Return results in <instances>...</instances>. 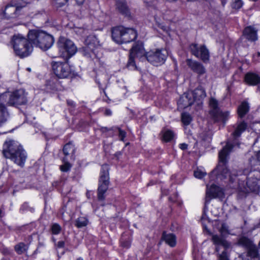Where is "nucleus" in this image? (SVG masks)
I'll return each mask as SVG.
<instances>
[{
	"label": "nucleus",
	"mask_w": 260,
	"mask_h": 260,
	"mask_svg": "<svg viewBox=\"0 0 260 260\" xmlns=\"http://www.w3.org/2000/svg\"><path fill=\"white\" fill-rule=\"evenodd\" d=\"M247 127V124L244 122H240L235 131L232 134L233 140H229L227 141L226 145L219 152V164L216 168V171L219 175L222 176L223 178L229 177V181L231 183H234L237 179L238 175L237 171L233 170L229 171L226 167L228 161V156L232 149L236 145H239V142L237 139L244 132Z\"/></svg>",
	"instance_id": "f257e3e1"
},
{
	"label": "nucleus",
	"mask_w": 260,
	"mask_h": 260,
	"mask_svg": "<svg viewBox=\"0 0 260 260\" xmlns=\"http://www.w3.org/2000/svg\"><path fill=\"white\" fill-rule=\"evenodd\" d=\"M3 156L11 159L18 166L23 167L27 158V154L22 146L17 141H6L3 148Z\"/></svg>",
	"instance_id": "f03ea898"
},
{
	"label": "nucleus",
	"mask_w": 260,
	"mask_h": 260,
	"mask_svg": "<svg viewBox=\"0 0 260 260\" xmlns=\"http://www.w3.org/2000/svg\"><path fill=\"white\" fill-rule=\"evenodd\" d=\"M27 37L32 45L43 50L50 48L54 43L52 36L41 30H30Z\"/></svg>",
	"instance_id": "7ed1b4c3"
},
{
	"label": "nucleus",
	"mask_w": 260,
	"mask_h": 260,
	"mask_svg": "<svg viewBox=\"0 0 260 260\" xmlns=\"http://www.w3.org/2000/svg\"><path fill=\"white\" fill-rule=\"evenodd\" d=\"M112 38L117 44L129 43L137 37L136 31L133 28L123 26L114 27L111 29Z\"/></svg>",
	"instance_id": "20e7f679"
},
{
	"label": "nucleus",
	"mask_w": 260,
	"mask_h": 260,
	"mask_svg": "<svg viewBox=\"0 0 260 260\" xmlns=\"http://www.w3.org/2000/svg\"><path fill=\"white\" fill-rule=\"evenodd\" d=\"M12 43L16 55L21 58L28 56L32 51L29 40L20 35L14 36Z\"/></svg>",
	"instance_id": "39448f33"
},
{
	"label": "nucleus",
	"mask_w": 260,
	"mask_h": 260,
	"mask_svg": "<svg viewBox=\"0 0 260 260\" xmlns=\"http://www.w3.org/2000/svg\"><path fill=\"white\" fill-rule=\"evenodd\" d=\"M246 178L245 175H241L240 178L238 179V182L232 187L238 188L244 193L258 192L260 189V179L252 177H249L245 184L244 181H242V180H244Z\"/></svg>",
	"instance_id": "423d86ee"
},
{
	"label": "nucleus",
	"mask_w": 260,
	"mask_h": 260,
	"mask_svg": "<svg viewBox=\"0 0 260 260\" xmlns=\"http://www.w3.org/2000/svg\"><path fill=\"white\" fill-rule=\"evenodd\" d=\"M59 53L66 60L69 59L77 52L74 43L64 37H60L57 42Z\"/></svg>",
	"instance_id": "0eeeda50"
},
{
	"label": "nucleus",
	"mask_w": 260,
	"mask_h": 260,
	"mask_svg": "<svg viewBox=\"0 0 260 260\" xmlns=\"http://www.w3.org/2000/svg\"><path fill=\"white\" fill-rule=\"evenodd\" d=\"M109 167L105 164L102 166L100 173L99 187L98 189V199L103 201L105 199V193L106 192L109 184Z\"/></svg>",
	"instance_id": "6e6552de"
},
{
	"label": "nucleus",
	"mask_w": 260,
	"mask_h": 260,
	"mask_svg": "<svg viewBox=\"0 0 260 260\" xmlns=\"http://www.w3.org/2000/svg\"><path fill=\"white\" fill-rule=\"evenodd\" d=\"M168 56L167 51L162 49L151 50L147 53L145 52V54L143 55V56L147 59L148 62L155 66L164 64Z\"/></svg>",
	"instance_id": "1a4fd4ad"
},
{
	"label": "nucleus",
	"mask_w": 260,
	"mask_h": 260,
	"mask_svg": "<svg viewBox=\"0 0 260 260\" xmlns=\"http://www.w3.org/2000/svg\"><path fill=\"white\" fill-rule=\"evenodd\" d=\"M212 241L215 245V251L219 252L220 247L224 248V250L221 253H218V260H230L227 250L231 247V244L223 238L217 235H214L212 237Z\"/></svg>",
	"instance_id": "9d476101"
},
{
	"label": "nucleus",
	"mask_w": 260,
	"mask_h": 260,
	"mask_svg": "<svg viewBox=\"0 0 260 260\" xmlns=\"http://www.w3.org/2000/svg\"><path fill=\"white\" fill-rule=\"evenodd\" d=\"M27 3L23 0H13L6 6L4 15L7 19L14 18L18 16V12Z\"/></svg>",
	"instance_id": "9b49d317"
},
{
	"label": "nucleus",
	"mask_w": 260,
	"mask_h": 260,
	"mask_svg": "<svg viewBox=\"0 0 260 260\" xmlns=\"http://www.w3.org/2000/svg\"><path fill=\"white\" fill-rule=\"evenodd\" d=\"M27 93L23 89L15 90L11 92L9 106L18 107L27 103Z\"/></svg>",
	"instance_id": "f8f14e48"
},
{
	"label": "nucleus",
	"mask_w": 260,
	"mask_h": 260,
	"mask_svg": "<svg viewBox=\"0 0 260 260\" xmlns=\"http://www.w3.org/2000/svg\"><path fill=\"white\" fill-rule=\"evenodd\" d=\"M85 46L82 48V53L86 57H90L91 53L98 49L101 44L97 37L94 35L88 36L85 40Z\"/></svg>",
	"instance_id": "ddd939ff"
},
{
	"label": "nucleus",
	"mask_w": 260,
	"mask_h": 260,
	"mask_svg": "<svg viewBox=\"0 0 260 260\" xmlns=\"http://www.w3.org/2000/svg\"><path fill=\"white\" fill-rule=\"evenodd\" d=\"M52 67L55 75L59 78H67L71 74L70 67L67 62H53Z\"/></svg>",
	"instance_id": "4468645a"
},
{
	"label": "nucleus",
	"mask_w": 260,
	"mask_h": 260,
	"mask_svg": "<svg viewBox=\"0 0 260 260\" xmlns=\"http://www.w3.org/2000/svg\"><path fill=\"white\" fill-rule=\"evenodd\" d=\"M145 54V50L143 44L141 42L136 43L131 49L129 57L127 67L131 69H136V66L134 61V57H142Z\"/></svg>",
	"instance_id": "2eb2a0df"
},
{
	"label": "nucleus",
	"mask_w": 260,
	"mask_h": 260,
	"mask_svg": "<svg viewBox=\"0 0 260 260\" xmlns=\"http://www.w3.org/2000/svg\"><path fill=\"white\" fill-rule=\"evenodd\" d=\"M192 95L193 100L188 99V94H186L181 98L180 102L182 101L185 102L183 104L184 108L191 106L194 101H201L204 99L206 96L205 89L201 86H198L192 92Z\"/></svg>",
	"instance_id": "dca6fc26"
},
{
	"label": "nucleus",
	"mask_w": 260,
	"mask_h": 260,
	"mask_svg": "<svg viewBox=\"0 0 260 260\" xmlns=\"http://www.w3.org/2000/svg\"><path fill=\"white\" fill-rule=\"evenodd\" d=\"M189 48L191 54L204 62H206L209 60V52L205 45L199 46L197 44H192L190 45Z\"/></svg>",
	"instance_id": "f3484780"
},
{
	"label": "nucleus",
	"mask_w": 260,
	"mask_h": 260,
	"mask_svg": "<svg viewBox=\"0 0 260 260\" xmlns=\"http://www.w3.org/2000/svg\"><path fill=\"white\" fill-rule=\"evenodd\" d=\"M223 195V192L219 187L214 184L210 187L207 185L205 202H209L211 198H222Z\"/></svg>",
	"instance_id": "a211bd4d"
},
{
	"label": "nucleus",
	"mask_w": 260,
	"mask_h": 260,
	"mask_svg": "<svg viewBox=\"0 0 260 260\" xmlns=\"http://www.w3.org/2000/svg\"><path fill=\"white\" fill-rule=\"evenodd\" d=\"M186 63L190 69L198 74L201 75L205 73L206 70L203 65L199 62L191 59L186 60Z\"/></svg>",
	"instance_id": "6ab92c4d"
},
{
	"label": "nucleus",
	"mask_w": 260,
	"mask_h": 260,
	"mask_svg": "<svg viewBox=\"0 0 260 260\" xmlns=\"http://www.w3.org/2000/svg\"><path fill=\"white\" fill-rule=\"evenodd\" d=\"M243 35L247 40L251 42L257 40V30L251 26L245 28Z\"/></svg>",
	"instance_id": "aec40b11"
},
{
	"label": "nucleus",
	"mask_w": 260,
	"mask_h": 260,
	"mask_svg": "<svg viewBox=\"0 0 260 260\" xmlns=\"http://www.w3.org/2000/svg\"><path fill=\"white\" fill-rule=\"evenodd\" d=\"M161 238L170 247H174L176 245V237L174 234L164 232Z\"/></svg>",
	"instance_id": "412c9836"
},
{
	"label": "nucleus",
	"mask_w": 260,
	"mask_h": 260,
	"mask_svg": "<svg viewBox=\"0 0 260 260\" xmlns=\"http://www.w3.org/2000/svg\"><path fill=\"white\" fill-rule=\"evenodd\" d=\"M245 81L250 85H256L260 83V77L256 74L248 73L245 76Z\"/></svg>",
	"instance_id": "4be33fe9"
},
{
	"label": "nucleus",
	"mask_w": 260,
	"mask_h": 260,
	"mask_svg": "<svg viewBox=\"0 0 260 260\" xmlns=\"http://www.w3.org/2000/svg\"><path fill=\"white\" fill-rule=\"evenodd\" d=\"M230 116L229 112H223L220 110L217 111L215 114H212L211 116L215 121H221L225 123L229 119Z\"/></svg>",
	"instance_id": "5701e85b"
},
{
	"label": "nucleus",
	"mask_w": 260,
	"mask_h": 260,
	"mask_svg": "<svg viewBox=\"0 0 260 260\" xmlns=\"http://www.w3.org/2000/svg\"><path fill=\"white\" fill-rule=\"evenodd\" d=\"M9 116V113L5 105L0 104V126L5 123Z\"/></svg>",
	"instance_id": "b1692460"
},
{
	"label": "nucleus",
	"mask_w": 260,
	"mask_h": 260,
	"mask_svg": "<svg viewBox=\"0 0 260 260\" xmlns=\"http://www.w3.org/2000/svg\"><path fill=\"white\" fill-rule=\"evenodd\" d=\"M116 7L118 11L126 16L129 15V10L124 0H118L116 2Z\"/></svg>",
	"instance_id": "393cba45"
},
{
	"label": "nucleus",
	"mask_w": 260,
	"mask_h": 260,
	"mask_svg": "<svg viewBox=\"0 0 260 260\" xmlns=\"http://www.w3.org/2000/svg\"><path fill=\"white\" fill-rule=\"evenodd\" d=\"M239 243L247 249V252H251V250L254 249L257 250L256 247L252 242L246 237H242L239 240Z\"/></svg>",
	"instance_id": "a878e982"
},
{
	"label": "nucleus",
	"mask_w": 260,
	"mask_h": 260,
	"mask_svg": "<svg viewBox=\"0 0 260 260\" xmlns=\"http://www.w3.org/2000/svg\"><path fill=\"white\" fill-rule=\"evenodd\" d=\"M249 106L247 102H243L238 107L237 112L239 116L242 118L249 112Z\"/></svg>",
	"instance_id": "bb28decb"
},
{
	"label": "nucleus",
	"mask_w": 260,
	"mask_h": 260,
	"mask_svg": "<svg viewBox=\"0 0 260 260\" xmlns=\"http://www.w3.org/2000/svg\"><path fill=\"white\" fill-rule=\"evenodd\" d=\"M210 114H215L218 110H220L218 107V101L214 98H211L209 101Z\"/></svg>",
	"instance_id": "cd10ccee"
},
{
	"label": "nucleus",
	"mask_w": 260,
	"mask_h": 260,
	"mask_svg": "<svg viewBox=\"0 0 260 260\" xmlns=\"http://www.w3.org/2000/svg\"><path fill=\"white\" fill-rule=\"evenodd\" d=\"M28 246L23 242H20L14 246V250L18 254H22L28 250Z\"/></svg>",
	"instance_id": "c85d7f7f"
},
{
	"label": "nucleus",
	"mask_w": 260,
	"mask_h": 260,
	"mask_svg": "<svg viewBox=\"0 0 260 260\" xmlns=\"http://www.w3.org/2000/svg\"><path fill=\"white\" fill-rule=\"evenodd\" d=\"M251 252H247V257L245 258H240L241 260H260L258 254L257 250H251Z\"/></svg>",
	"instance_id": "c756f323"
},
{
	"label": "nucleus",
	"mask_w": 260,
	"mask_h": 260,
	"mask_svg": "<svg viewBox=\"0 0 260 260\" xmlns=\"http://www.w3.org/2000/svg\"><path fill=\"white\" fill-rule=\"evenodd\" d=\"M63 152L66 157L70 154H73L75 152L74 146L71 143L66 144L63 148Z\"/></svg>",
	"instance_id": "7c9ffc66"
},
{
	"label": "nucleus",
	"mask_w": 260,
	"mask_h": 260,
	"mask_svg": "<svg viewBox=\"0 0 260 260\" xmlns=\"http://www.w3.org/2000/svg\"><path fill=\"white\" fill-rule=\"evenodd\" d=\"M163 140L165 142L171 141L175 137L174 132L171 130H165L163 132Z\"/></svg>",
	"instance_id": "2f4dec72"
},
{
	"label": "nucleus",
	"mask_w": 260,
	"mask_h": 260,
	"mask_svg": "<svg viewBox=\"0 0 260 260\" xmlns=\"http://www.w3.org/2000/svg\"><path fill=\"white\" fill-rule=\"evenodd\" d=\"M88 223V220L85 217H79L75 221V226L78 228H81L85 226Z\"/></svg>",
	"instance_id": "473e14b6"
},
{
	"label": "nucleus",
	"mask_w": 260,
	"mask_h": 260,
	"mask_svg": "<svg viewBox=\"0 0 260 260\" xmlns=\"http://www.w3.org/2000/svg\"><path fill=\"white\" fill-rule=\"evenodd\" d=\"M11 92H5L0 95V104L9 105Z\"/></svg>",
	"instance_id": "72a5a7b5"
},
{
	"label": "nucleus",
	"mask_w": 260,
	"mask_h": 260,
	"mask_svg": "<svg viewBox=\"0 0 260 260\" xmlns=\"http://www.w3.org/2000/svg\"><path fill=\"white\" fill-rule=\"evenodd\" d=\"M181 120L184 125H188L191 122L192 118L189 114L184 113L181 115Z\"/></svg>",
	"instance_id": "f704fd0d"
},
{
	"label": "nucleus",
	"mask_w": 260,
	"mask_h": 260,
	"mask_svg": "<svg viewBox=\"0 0 260 260\" xmlns=\"http://www.w3.org/2000/svg\"><path fill=\"white\" fill-rule=\"evenodd\" d=\"M62 160L64 162V164L60 166V170L63 172H67L70 169L71 166L70 164L68 162V160L66 157L63 158Z\"/></svg>",
	"instance_id": "c9c22d12"
},
{
	"label": "nucleus",
	"mask_w": 260,
	"mask_h": 260,
	"mask_svg": "<svg viewBox=\"0 0 260 260\" xmlns=\"http://www.w3.org/2000/svg\"><path fill=\"white\" fill-rule=\"evenodd\" d=\"M206 175V173L204 171L198 168L194 171V176L198 179H202Z\"/></svg>",
	"instance_id": "e433bc0d"
},
{
	"label": "nucleus",
	"mask_w": 260,
	"mask_h": 260,
	"mask_svg": "<svg viewBox=\"0 0 260 260\" xmlns=\"http://www.w3.org/2000/svg\"><path fill=\"white\" fill-rule=\"evenodd\" d=\"M61 227L57 223H53L51 226V232L54 235H57L60 233L61 231Z\"/></svg>",
	"instance_id": "4c0bfd02"
},
{
	"label": "nucleus",
	"mask_w": 260,
	"mask_h": 260,
	"mask_svg": "<svg viewBox=\"0 0 260 260\" xmlns=\"http://www.w3.org/2000/svg\"><path fill=\"white\" fill-rule=\"evenodd\" d=\"M233 3L232 7L236 9H240L243 6V3L241 0H233Z\"/></svg>",
	"instance_id": "58836bf2"
},
{
	"label": "nucleus",
	"mask_w": 260,
	"mask_h": 260,
	"mask_svg": "<svg viewBox=\"0 0 260 260\" xmlns=\"http://www.w3.org/2000/svg\"><path fill=\"white\" fill-rule=\"evenodd\" d=\"M219 232L222 235L229 234V227L225 223H222L219 229Z\"/></svg>",
	"instance_id": "ea45409f"
},
{
	"label": "nucleus",
	"mask_w": 260,
	"mask_h": 260,
	"mask_svg": "<svg viewBox=\"0 0 260 260\" xmlns=\"http://www.w3.org/2000/svg\"><path fill=\"white\" fill-rule=\"evenodd\" d=\"M119 132V137L120 138V140L121 141H123L124 139L126 136V133L124 131L122 130L121 128L118 127L117 128Z\"/></svg>",
	"instance_id": "a19ab883"
},
{
	"label": "nucleus",
	"mask_w": 260,
	"mask_h": 260,
	"mask_svg": "<svg viewBox=\"0 0 260 260\" xmlns=\"http://www.w3.org/2000/svg\"><path fill=\"white\" fill-rule=\"evenodd\" d=\"M58 7H62L68 1V0H55Z\"/></svg>",
	"instance_id": "79ce46f5"
},
{
	"label": "nucleus",
	"mask_w": 260,
	"mask_h": 260,
	"mask_svg": "<svg viewBox=\"0 0 260 260\" xmlns=\"http://www.w3.org/2000/svg\"><path fill=\"white\" fill-rule=\"evenodd\" d=\"M121 244L122 247L127 248L130 246L131 243L128 241H123L122 240H121Z\"/></svg>",
	"instance_id": "37998d69"
},
{
	"label": "nucleus",
	"mask_w": 260,
	"mask_h": 260,
	"mask_svg": "<svg viewBox=\"0 0 260 260\" xmlns=\"http://www.w3.org/2000/svg\"><path fill=\"white\" fill-rule=\"evenodd\" d=\"M2 252L5 255H9L11 253L10 250L6 247H4L2 249Z\"/></svg>",
	"instance_id": "c03bdc74"
},
{
	"label": "nucleus",
	"mask_w": 260,
	"mask_h": 260,
	"mask_svg": "<svg viewBox=\"0 0 260 260\" xmlns=\"http://www.w3.org/2000/svg\"><path fill=\"white\" fill-rule=\"evenodd\" d=\"M156 23H157V26L159 28H161L164 31L167 30V27L166 26H165L164 25H163L161 23H158L157 22H156Z\"/></svg>",
	"instance_id": "a18cd8bd"
},
{
	"label": "nucleus",
	"mask_w": 260,
	"mask_h": 260,
	"mask_svg": "<svg viewBox=\"0 0 260 260\" xmlns=\"http://www.w3.org/2000/svg\"><path fill=\"white\" fill-rule=\"evenodd\" d=\"M187 147L188 145L186 143H182L179 145V148L183 150L187 149Z\"/></svg>",
	"instance_id": "49530a36"
},
{
	"label": "nucleus",
	"mask_w": 260,
	"mask_h": 260,
	"mask_svg": "<svg viewBox=\"0 0 260 260\" xmlns=\"http://www.w3.org/2000/svg\"><path fill=\"white\" fill-rule=\"evenodd\" d=\"M256 157L257 162L258 165H260V150L256 152Z\"/></svg>",
	"instance_id": "de8ad7c7"
},
{
	"label": "nucleus",
	"mask_w": 260,
	"mask_h": 260,
	"mask_svg": "<svg viewBox=\"0 0 260 260\" xmlns=\"http://www.w3.org/2000/svg\"><path fill=\"white\" fill-rule=\"evenodd\" d=\"M57 245V247L59 248L63 247L64 246V242L63 241H59V242H58Z\"/></svg>",
	"instance_id": "09e8293b"
},
{
	"label": "nucleus",
	"mask_w": 260,
	"mask_h": 260,
	"mask_svg": "<svg viewBox=\"0 0 260 260\" xmlns=\"http://www.w3.org/2000/svg\"><path fill=\"white\" fill-rule=\"evenodd\" d=\"M112 114V111L109 109H106L105 111V115L106 116H110Z\"/></svg>",
	"instance_id": "8fccbe9b"
},
{
	"label": "nucleus",
	"mask_w": 260,
	"mask_h": 260,
	"mask_svg": "<svg viewBox=\"0 0 260 260\" xmlns=\"http://www.w3.org/2000/svg\"><path fill=\"white\" fill-rule=\"evenodd\" d=\"M67 104L69 106H74V102L71 100H67Z\"/></svg>",
	"instance_id": "3c124183"
},
{
	"label": "nucleus",
	"mask_w": 260,
	"mask_h": 260,
	"mask_svg": "<svg viewBox=\"0 0 260 260\" xmlns=\"http://www.w3.org/2000/svg\"><path fill=\"white\" fill-rule=\"evenodd\" d=\"M75 1L78 5H81L84 3L85 0H75Z\"/></svg>",
	"instance_id": "603ef678"
},
{
	"label": "nucleus",
	"mask_w": 260,
	"mask_h": 260,
	"mask_svg": "<svg viewBox=\"0 0 260 260\" xmlns=\"http://www.w3.org/2000/svg\"><path fill=\"white\" fill-rule=\"evenodd\" d=\"M220 1H221L222 6L224 7L227 2V0H220Z\"/></svg>",
	"instance_id": "864d4df0"
},
{
	"label": "nucleus",
	"mask_w": 260,
	"mask_h": 260,
	"mask_svg": "<svg viewBox=\"0 0 260 260\" xmlns=\"http://www.w3.org/2000/svg\"><path fill=\"white\" fill-rule=\"evenodd\" d=\"M27 206V204L26 203L24 204L21 207V209L24 210L26 209V207Z\"/></svg>",
	"instance_id": "5fc2aeb1"
},
{
	"label": "nucleus",
	"mask_w": 260,
	"mask_h": 260,
	"mask_svg": "<svg viewBox=\"0 0 260 260\" xmlns=\"http://www.w3.org/2000/svg\"><path fill=\"white\" fill-rule=\"evenodd\" d=\"M90 193L91 192H89V191H87V193H86V196L88 198H90Z\"/></svg>",
	"instance_id": "6e6d98bb"
},
{
	"label": "nucleus",
	"mask_w": 260,
	"mask_h": 260,
	"mask_svg": "<svg viewBox=\"0 0 260 260\" xmlns=\"http://www.w3.org/2000/svg\"><path fill=\"white\" fill-rule=\"evenodd\" d=\"M102 129H103V131H108V128L106 127H102Z\"/></svg>",
	"instance_id": "4d7b16f0"
},
{
	"label": "nucleus",
	"mask_w": 260,
	"mask_h": 260,
	"mask_svg": "<svg viewBox=\"0 0 260 260\" xmlns=\"http://www.w3.org/2000/svg\"><path fill=\"white\" fill-rule=\"evenodd\" d=\"M26 70H27L28 72H30L31 70V69H30V68H27L26 69Z\"/></svg>",
	"instance_id": "13d9d810"
},
{
	"label": "nucleus",
	"mask_w": 260,
	"mask_h": 260,
	"mask_svg": "<svg viewBox=\"0 0 260 260\" xmlns=\"http://www.w3.org/2000/svg\"><path fill=\"white\" fill-rule=\"evenodd\" d=\"M116 154L117 155H121V153L120 152H117Z\"/></svg>",
	"instance_id": "bf43d9fd"
},
{
	"label": "nucleus",
	"mask_w": 260,
	"mask_h": 260,
	"mask_svg": "<svg viewBox=\"0 0 260 260\" xmlns=\"http://www.w3.org/2000/svg\"><path fill=\"white\" fill-rule=\"evenodd\" d=\"M210 139H211L210 137H209L208 138H205V139H204V140H210Z\"/></svg>",
	"instance_id": "052dcab7"
},
{
	"label": "nucleus",
	"mask_w": 260,
	"mask_h": 260,
	"mask_svg": "<svg viewBox=\"0 0 260 260\" xmlns=\"http://www.w3.org/2000/svg\"><path fill=\"white\" fill-rule=\"evenodd\" d=\"M2 213V210L0 209V217L2 216H1Z\"/></svg>",
	"instance_id": "680f3d73"
},
{
	"label": "nucleus",
	"mask_w": 260,
	"mask_h": 260,
	"mask_svg": "<svg viewBox=\"0 0 260 260\" xmlns=\"http://www.w3.org/2000/svg\"><path fill=\"white\" fill-rule=\"evenodd\" d=\"M77 260H83L82 258H78Z\"/></svg>",
	"instance_id": "e2e57ef3"
},
{
	"label": "nucleus",
	"mask_w": 260,
	"mask_h": 260,
	"mask_svg": "<svg viewBox=\"0 0 260 260\" xmlns=\"http://www.w3.org/2000/svg\"><path fill=\"white\" fill-rule=\"evenodd\" d=\"M257 54H258V56H260V52H258Z\"/></svg>",
	"instance_id": "0e129e2a"
},
{
	"label": "nucleus",
	"mask_w": 260,
	"mask_h": 260,
	"mask_svg": "<svg viewBox=\"0 0 260 260\" xmlns=\"http://www.w3.org/2000/svg\"><path fill=\"white\" fill-rule=\"evenodd\" d=\"M253 1H256L257 0H253Z\"/></svg>",
	"instance_id": "69168bd1"
}]
</instances>
